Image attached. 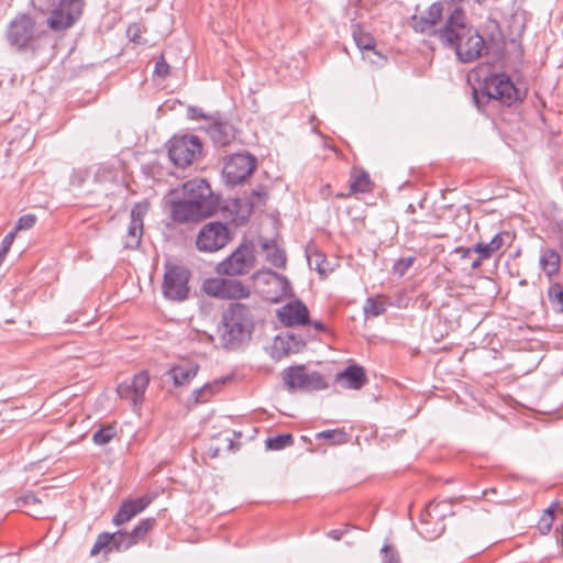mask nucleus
Listing matches in <instances>:
<instances>
[{
    "label": "nucleus",
    "mask_w": 563,
    "mask_h": 563,
    "mask_svg": "<svg viewBox=\"0 0 563 563\" xmlns=\"http://www.w3.org/2000/svg\"><path fill=\"white\" fill-rule=\"evenodd\" d=\"M22 501H23L24 506H32V505L41 504V499L33 493L24 495L22 498Z\"/></svg>",
    "instance_id": "54"
},
{
    "label": "nucleus",
    "mask_w": 563,
    "mask_h": 563,
    "mask_svg": "<svg viewBox=\"0 0 563 563\" xmlns=\"http://www.w3.org/2000/svg\"><path fill=\"white\" fill-rule=\"evenodd\" d=\"M188 113H189V117L191 119L205 118V114L202 113V110L199 109V108H196V107H189L188 108Z\"/></svg>",
    "instance_id": "55"
},
{
    "label": "nucleus",
    "mask_w": 563,
    "mask_h": 563,
    "mask_svg": "<svg viewBox=\"0 0 563 563\" xmlns=\"http://www.w3.org/2000/svg\"><path fill=\"white\" fill-rule=\"evenodd\" d=\"M387 309V300L382 297H368L363 306V312L366 318H376L383 314Z\"/></svg>",
    "instance_id": "28"
},
{
    "label": "nucleus",
    "mask_w": 563,
    "mask_h": 563,
    "mask_svg": "<svg viewBox=\"0 0 563 563\" xmlns=\"http://www.w3.org/2000/svg\"><path fill=\"white\" fill-rule=\"evenodd\" d=\"M306 257L309 267L316 271L321 279H325L338 265L335 260H328L327 256L314 245H308L306 247Z\"/></svg>",
    "instance_id": "19"
},
{
    "label": "nucleus",
    "mask_w": 563,
    "mask_h": 563,
    "mask_svg": "<svg viewBox=\"0 0 563 563\" xmlns=\"http://www.w3.org/2000/svg\"><path fill=\"white\" fill-rule=\"evenodd\" d=\"M34 21L26 14L18 15L9 25L8 41L19 49L25 47L32 40Z\"/></svg>",
    "instance_id": "14"
},
{
    "label": "nucleus",
    "mask_w": 563,
    "mask_h": 563,
    "mask_svg": "<svg viewBox=\"0 0 563 563\" xmlns=\"http://www.w3.org/2000/svg\"><path fill=\"white\" fill-rule=\"evenodd\" d=\"M353 38L357 47L362 51H373L376 44L374 37L363 33L358 25L353 26Z\"/></svg>",
    "instance_id": "33"
},
{
    "label": "nucleus",
    "mask_w": 563,
    "mask_h": 563,
    "mask_svg": "<svg viewBox=\"0 0 563 563\" xmlns=\"http://www.w3.org/2000/svg\"><path fill=\"white\" fill-rule=\"evenodd\" d=\"M35 222L36 216L32 213L24 214L18 220V223L13 231L15 232L19 230H29L34 227Z\"/></svg>",
    "instance_id": "44"
},
{
    "label": "nucleus",
    "mask_w": 563,
    "mask_h": 563,
    "mask_svg": "<svg viewBox=\"0 0 563 563\" xmlns=\"http://www.w3.org/2000/svg\"><path fill=\"white\" fill-rule=\"evenodd\" d=\"M310 323V311L307 305L296 296L290 282L284 277V327L305 328Z\"/></svg>",
    "instance_id": "8"
},
{
    "label": "nucleus",
    "mask_w": 563,
    "mask_h": 563,
    "mask_svg": "<svg viewBox=\"0 0 563 563\" xmlns=\"http://www.w3.org/2000/svg\"><path fill=\"white\" fill-rule=\"evenodd\" d=\"M265 448L267 451H280L282 450V433H277L274 437H268L265 441Z\"/></svg>",
    "instance_id": "49"
},
{
    "label": "nucleus",
    "mask_w": 563,
    "mask_h": 563,
    "mask_svg": "<svg viewBox=\"0 0 563 563\" xmlns=\"http://www.w3.org/2000/svg\"><path fill=\"white\" fill-rule=\"evenodd\" d=\"M280 341L282 334L278 333L274 336V342L269 346L265 347V351L277 362L282 360V347L279 346Z\"/></svg>",
    "instance_id": "42"
},
{
    "label": "nucleus",
    "mask_w": 563,
    "mask_h": 563,
    "mask_svg": "<svg viewBox=\"0 0 563 563\" xmlns=\"http://www.w3.org/2000/svg\"><path fill=\"white\" fill-rule=\"evenodd\" d=\"M254 284L272 302L282 300V275L271 268H263L253 275Z\"/></svg>",
    "instance_id": "13"
},
{
    "label": "nucleus",
    "mask_w": 563,
    "mask_h": 563,
    "mask_svg": "<svg viewBox=\"0 0 563 563\" xmlns=\"http://www.w3.org/2000/svg\"><path fill=\"white\" fill-rule=\"evenodd\" d=\"M339 379H344L346 386L351 389H361L366 383V376L363 367L350 365L343 372L338 374Z\"/></svg>",
    "instance_id": "21"
},
{
    "label": "nucleus",
    "mask_w": 563,
    "mask_h": 563,
    "mask_svg": "<svg viewBox=\"0 0 563 563\" xmlns=\"http://www.w3.org/2000/svg\"><path fill=\"white\" fill-rule=\"evenodd\" d=\"M549 301L556 312H563V287L555 283L548 290Z\"/></svg>",
    "instance_id": "34"
},
{
    "label": "nucleus",
    "mask_w": 563,
    "mask_h": 563,
    "mask_svg": "<svg viewBox=\"0 0 563 563\" xmlns=\"http://www.w3.org/2000/svg\"><path fill=\"white\" fill-rule=\"evenodd\" d=\"M554 521V517H550L549 515H542L538 522V529L542 534H547L550 532L552 525Z\"/></svg>",
    "instance_id": "48"
},
{
    "label": "nucleus",
    "mask_w": 563,
    "mask_h": 563,
    "mask_svg": "<svg viewBox=\"0 0 563 563\" xmlns=\"http://www.w3.org/2000/svg\"><path fill=\"white\" fill-rule=\"evenodd\" d=\"M521 93L511 78L505 73H493L483 79L479 89H474L473 99L478 110L490 100L511 106L521 100Z\"/></svg>",
    "instance_id": "5"
},
{
    "label": "nucleus",
    "mask_w": 563,
    "mask_h": 563,
    "mask_svg": "<svg viewBox=\"0 0 563 563\" xmlns=\"http://www.w3.org/2000/svg\"><path fill=\"white\" fill-rule=\"evenodd\" d=\"M216 387V385H212V384H206L205 386L200 387V388H196L194 391H192V396L195 398V402L196 404H199V402H205L207 401V397H205V394H203V390H211Z\"/></svg>",
    "instance_id": "50"
},
{
    "label": "nucleus",
    "mask_w": 563,
    "mask_h": 563,
    "mask_svg": "<svg viewBox=\"0 0 563 563\" xmlns=\"http://www.w3.org/2000/svg\"><path fill=\"white\" fill-rule=\"evenodd\" d=\"M34 10L48 15L47 25L55 32L71 27L81 16L84 0H31Z\"/></svg>",
    "instance_id": "4"
},
{
    "label": "nucleus",
    "mask_w": 563,
    "mask_h": 563,
    "mask_svg": "<svg viewBox=\"0 0 563 563\" xmlns=\"http://www.w3.org/2000/svg\"><path fill=\"white\" fill-rule=\"evenodd\" d=\"M154 74L161 78H165L169 74V65L163 55L155 63Z\"/></svg>",
    "instance_id": "47"
},
{
    "label": "nucleus",
    "mask_w": 563,
    "mask_h": 563,
    "mask_svg": "<svg viewBox=\"0 0 563 563\" xmlns=\"http://www.w3.org/2000/svg\"><path fill=\"white\" fill-rule=\"evenodd\" d=\"M257 254L269 265L282 267V249L278 243V234L274 236L258 235Z\"/></svg>",
    "instance_id": "16"
},
{
    "label": "nucleus",
    "mask_w": 563,
    "mask_h": 563,
    "mask_svg": "<svg viewBox=\"0 0 563 563\" xmlns=\"http://www.w3.org/2000/svg\"><path fill=\"white\" fill-rule=\"evenodd\" d=\"M484 258H481L479 256L477 258H475L472 263H471V268L472 269H477L482 263H483Z\"/></svg>",
    "instance_id": "61"
},
{
    "label": "nucleus",
    "mask_w": 563,
    "mask_h": 563,
    "mask_svg": "<svg viewBox=\"0 0 563 563\" xmlns=\"http://www.w3.org/2000/svg\"><path fill=\"white\" fill-rule=\"evenodd\" d=\"M284 341V354L298 353L306 347L307 340L301 334L287 332Z\"/></svg>",
    "instance_id": "30"
},
{
    "label": "nucleus",
    "mask_w": 563,
    "mask_h": 563,
    "mask_svg": "<svg viewBox=\"0 0 563 563\" xmlns=\"http://www.w3.org/2000/svg\"><path fill=\"white\" fill-rule=\"evenodd\" d=\"M209 451L211 452L212 457H217L219 455V449H212V446L209 448Z\"/></svg>",
    "instance_id": "64"
},
{
    "label": "nucleus",
    "mask_w": 563,
    "mask_h": 563,
    "mask_svg": "<svg viewBox=\"0 0 563 563\" xmlns=\"http://www.w3.org/2000/svg\"><path fill=\"white\" fill-rule=\"evenodd\" d=\"M112 533H109V532H102L98 536L97 538V541L103 545L104 549H108L109 551H114L113 550V539H112Z\"/></svg>",
    "instance_id": "51"
},
{
    "label": "nucleus",
    "mask_w": 563,
    "mask_h": 563,
    "mask_svg": "<svg viewBox=\"0 0 563 563\" xmlns=\"http://www.w3.org/2000/svg\"><path fill=\"white\" fill-rule=\"evenodd\" d=\"M132 389H134V394H136V398H140V400L143 402L145 390L150 383V377L147 372L142 371L137 374H135L130 380Z\"/></svg>",
    "instance_id": "32"
},
{
    "label": "nucleus",
    "mask_w": 563,
    "mask_h": 563,
    "mask_svg": "<svg viewBox=\"0 0 563 563\" xmlns=\"http://www.w3.org/2000/svg\"><path fill=\"white\" fill-rule=\"evenodd\" d=\"M103 545H101L97 540L93 544V547L91 548L90 550V555H96L98 554L101 550H103Z\"/></svg>",
    "instance_id": "57"
},
{
    "label": "nucleus",
    "mask_w": 563,
    "mask_h": 563,
    "mask_svg": "<svg viewBox=\"0 0 563 563\" xmlns=\"http://www.w3.org/2000/svg\"><path fill=\"white\" fill-rule=\"evenodd\" d=\"M351 190L353 192H367L371 190L369 175L363 169L352 172Z\"/></svg>",
    "instance_id": "29"
},
{
    "label": "nucleus",
    "mask_w": 563,
    "mask_h": 563,
    "mask_svg": "<svg viewBox=\"0 0 563 563\" xmlns=\"http://www.w3.org/2000/svg\"><path fill=\"white\" fill-rule=\"evenodd\" d=\"M212 385H216V387L211 390H203L205 397H207V400L219 389V382L212 383Z\"/></svg>",
    "instance_id": "59"
},
{
    "label": "nucleus",
    "mask_w": 563,
    "mask_h": 563,
    "mask_svg": "<svg viewBox=\"0 0 563 563\" xmlns=\"http://www.w3.org/2000/svg\"><path fill=\"white\" fill-rule=\"evenodd\" d=\"M540 265L544 273L551 277L560 269V255L551 249H545L541 253Z\"/></svg>",
    "instance_id": "26"
},
{
    "label": "nucleus",
    "mask_w": 563,
    "mask_h": 563,
    "mask_svg": "<svg viewBox=\"0 0 563 563\" xmlns=\"http://www.w3.org/2000/svg\"><path fill=\"white\" fill-rule=\"evenodd\" d=\"M284 384L292 393L322 390L328 387L327 380L320 373H309L305 365L289 366L284 373Z\"/></svg>",
    "instance_id": "7"
},
{
    "label": "nucleus",
    "mask_w": 563,
    "mask_h": 563,
    "mask_svg": "<svg viewBox=\"0 0 563 563\" xmlns=\"http://www.w3.org/2000/svg\"><path fill=\"white\" fill-rule=\"evenodd\" d=\"M349 530L350 526L345 525L343 528L330 530L327 536L335 541H340Z\"/></svg>",
    "instance_id": "53"
},
{
    "label": "nucleus",
    "mask_w": 563,
    "mask_h": 563,
    "mask_svg": "<svg viewBox=\"0 0 563 563\" xmlns=\"http://www.w3.org/2000/svg\"><path fill=\"white\" fill-rule=\"evenodd\" d=\"M154 525H155L154 518H145V519H142L139 521V523L131 531L133 537L136 540V543L140 540H142L151 529H153Z\"/></svg>",
    "instance_id": "38"
},
{
    "label": "nucleus",
    "mask_w": 563,
    "mask_h": 563,
    "mask_svg": "<svg viewBox=\"0 0 563 563\" xmlns=\"http://www.w3.org/2000/svg\"><path fill=\"white\" fill-rule=\"evenodd\" d=\"M556 506H558L556 503L552 504L549 508H547L544 510L543 515H549L550 517H554V510H555Z\"/></svg>",
    "instance_id": "62"
},
{
    "label": "nucleus",
    "mask_w": 563,
    "mask_h": 563,
    "mask_svg": "<svg viewBox=\"0 0 563 563\" xmlns=\"http://www.w3.org/2000/svg\"><path fill=\"white\" fill-rule=\"evenodd\" d=\"M438 37L444 46L454 49L462 63L478 59L487 49L483 36L466 23L465 13L460 8L450 13L445 25L438 31Z\"/></svg>",
    "instance_id": "2"
},
{
    "label": "nucleus",
    "mask_w": 563,
    "mask_h": 563,
    "mask_svg": "<svg viewBox=\"0 0 563 563\" xmlns=\"http://www.w3.org/2000/svg\"><path fill=\"white\" fill-rule=\"evenodd\" d=\"M257 161L250 153H235L224 162L222 177L229 185L242 184L255 170Z\"/></svg>",
    "instance_id": "11"
},
{
    "label": "nucleus",
    "mask_w": 563,
    "mask_h": 563,
    "mask_svg": "<svg viewBox=\"0 0 563 563\" xmlns=\"http://www.w3.org/2000/svg\"><path fill=\"white\" fill-rule=\"evenodd\" d=\"M117 393L121 398L130 400L133 408H136L142 404L140 398H136V394H134V389H132L129 380L120 383L117 387Z\"/></svg>",
    "instance_id": "37"
},
{
    "label": "nucleus",
    "mask_w": 563,
    "mask_h": 563,
    "mask_svg": "<svg viewBox=\"0 0 563 563\" xmlns=\"http://www.w3.org/2000/svg\"><path fill=\"white\" fill-rule=\"evenodd\" d=\"M235 211V221L238 224H244L250 219L255 207L246 198H235L232 201Z\"/></svg>",
    "instance_id": "27"
},
{
    "label": "nucleus",
    "mask_w": 563,
    "mask_h": 563,
    "mask_svg": "<svg viewBox=\"0 0 563 563\" xmlns=\"http://www.w3.org/2000/svg\"><path fill=\"white\" fill-rule=\"evenodd\" d=\"M201 152V141L197 135L175 136L168 142V157L175 166L190 165Z\"/></svg>",
    "instance_id": "12"
},
{
    "label": "nucleus",
    "mask_w": 563,
    "mask_h": 563,
    "mask_svg": "<svg viewBox=\"0 0 563 563\" xmlns=\"http://www.w3.org/2000/svg\"><path fill=\"white\" fill-rule=\"evenodd\" d=\"M198 373V365L174 366L168 371V375L173 379L175 386L188 384Z\"/></svg>",
    "instance_id": "23"
},
{
    "label": "nucleus",
    "mask_w": 563,
    "mask_h": 563,
    "mask_svg": "<svg viewBox=\"0 0 563 563\" xmlns=\"http://www.w3.org/2000/svg\"><path fill=\"white\" fill-rule=\"evenodd\" d=\"M224 298L241 299L250 296V288L241 280L224 278Z\"/></svg>",
    "instance_id": "24"
},
{
    "label": "nucleus",
    "mask_w": 563,
    "mask_h": 563,
    "mask_svg": "<svg viewBox=\"0 0 563 563\" xmlns=\"http://www.w3.org/2000/svg\"><path fill=\"white\" fill-rule=\"evenodd\" d=\"M451 504L446 500L431 501L426 509L421 512L422 520H433L443 522L448 515H453Z\"/></svg>",
    "instance_id": "22"
},
{
    "label": "nucleus",
    "mask_w": 563,
    "mask_h": 563,
    "mask_svg": "<svg viewBox=\"0 0 563 563\" xmlns=\"http://www.w3.org/2000/svg\"><path fill=\"white\" fill-rule=\"evenodd\" d=\"M224 278H211L205 282L206 294L217 298H224Z\"/></svg>",
    "instance_id": "36"
},
{
    "label": "nucleus",
    "mask_w": 563,
    "mask_h": 563,
    "mask_svg": "<svg viewBox=\"0 0 563 563\" xmlns=\"http://www.w3.org/2000/svg\"><path fill=\"white\" fill-rule=\"evenodd\" d=\"M151 501L152 499L147 496L124 500L112 518L113 525L122 526L130 521L133 517L142 512Z\"/></svg>",
    "instance_id": "17"
},
{
    "label": "nucleus",
    "mask_w": 563,
    "mask_h": 563,
    "mask_svg": "<svg viewBox=\"0 0 563 563\" xmlns=\"http://www.w3.org/2000/svg\"><path fill=\"white\" fill-rule=\"evenodd\" d=\"M309 325L313 327V329L319 331V332L327 331V328H325L324 323L321 322V321H318V320H316V321L311 320V323Z\"/></svg>",
    "instance_id": "56"
},
{
    "label": "nucleus",
    "mask_w": 563,
    "mask_h": 563,
    "mask_svg": "<svg viewBox=\"0 0 563 563\" xmlns=\"http://www.w3.org/2000/svg\"><path fill=\"white\" fill-rule=\"evenodd\" d=\"M231 240V231L227 223L211 221L205 224L196 238V246L200 252L213 253L223 249Z\"/></svg>",
    "instance_id": "10"
},
{
    "label": "nucleus",
    "mask_w": 563,
    "mask_h": 563,
    "mask_svg": "<svg viewBox=\"0 0 563 563\" xmlns=\"http://www.w3.org/2000/svg\"><path fill=\"white\" fill-rule=\"evenodd\" d=\"M254 320L251 309L244 303L232 302L222 312L218 325L221 345L225 350H236L251 340Z\"/></svg>",
    "instance_id": "3"
},
{
    "label": "nucleus",
    "mask_w": 563,
    "mask_h": 563,
    "mask_svg": "<svg viewBox=\"0 0 563 563\" xmlns=\"http://www.w3.org/2000/svg\"><path fill=\"white\" fill-rule=\"evenodd\" d=\"M413 261L415 258L411 256L398 258L393 265L394 274L398 275L399 277L404 276L411 267Z\"/></svg>",
    "instance_id": "41"
},
{
    "label": "nucleus",
    "mask_w": 563,
    "mask_h": 563,
    "mask_svg": "<svg viewBox=\"0 0 563 563\" xmlns=\"http://www.w3.org/2000/svg\"><path fill=\"white\" fill-rule=\"evenodd\" d=\"M224 442H225V444H227V449H228V450H233L234 442H233V440H232V439H230V438H228V437H227V438L224 439Z\"/></svg>",
    "instance_id": "63"
},
{
    "label": "nucleus",
    "mask_w": 563,
    "mask_h": 563,
    "mask_svg": "<svg viewBox=\"0 0 563 563\" xmlns=\"http://www.w3.org/2000/svg\"><path fill=\"white\" fill-rule=\"evenodd\" d=\"M117 434L115 427L107 424L99 428L92 435V441L97 445L108 444Z\"/></svg>",
    "instance_id": "35"
},
{
    "label": "nucleus",
    "mask_w": 563,
    "mask_h": 563,
    "mask_svg": "<svg viewBox=\"0 0 563 563\" xmlns=\"http://www.w3.org/2000/svg\"><path fill=\"white\" fill-rule=\"evenodd\" d=\"M252 205L256 208L265 205L267 199V191L264 187L260 186L256 189H253L249 196L245 197Z\"/></svg>",
    "instance_id": "40"
},
{
    "label": "nucleus",
    "mask_w": 563,
    "mask_h": 563,
    "mask_svg": "<svg viewBox=\"0 0 563 563\" xmlns=\"http://www.w3.org/2000/svg\"><path fill=\"white\" fill-rule=\"evenodd\" d=\"M345 437V432L339 430H324L317 434L318 439H327L333 443L341 442Z\"/></svg>",
    "instance_id": "43"
},
{
    "label": "nucleus",
    "mask_w": 563,
    "mask_h": 563,
    "mask_svg": "<svg viewBox=\"0 0 563 563\" xmlns=\"http://www.w3.org/2000/svg\"><path fill=\"white\" fill-rule=\"evenodd\" d=\"M420 528L419 533L427 540H434L439 538L445 530V525L440 521L422 520V515L419 519Z\"/></svg>",
    "instance_id": "25"
},
{
    "label": "nucleus",
    "mask_w": 563,
    "mask_h": 563,
    "mask_svg": "<svg viewBox=\"0 0 563 563\" xmlns=\"http://www.w3.org/2000/svg\"><path fill=\"white\" fill-rule=\"evenodd\" d=\"M474 253H477L481 258L488 260L494 254L489 243L478 242L473 246Z\"/></svg>",
    "instance_id": "45"
},
{
    "label": "nucleus",
    "mask_w": 563,
    "mask_h": 563,
    "mask_svg": "<svg viewBox=\"0 0 563 563\" xmlns=\"http://www.w3.org/2000/svg\"><path fill=\"white\" fill-rule=\"evenodd\" d=\"M170 196L167 201L170 218L178 224L198 223L221 208V197L202 178L185 181L181 190H173Z\"/></svg>",
    "instance_id": "1"
},
{
    "label": "nucleus",
    "mask_w": 563,
    "mask_h": 563,
    "mask_svg": "<svg viewBox=\"0 0 563 563\" xmlns=\"http://www.w3.org/2000/svg\"><path fill=\"white\" fill-rule=\"evenodd\" d=\"M382 563H401L397 549L390 544H384L380 549Z\"/></svg>",
    "instance_id": "39"
},
{
    "label": "nucleus",
    "mask_w": 563,
    "mask_h": 563,
    "mask_svg": "<svg viewBox=\"0 0 563 563\" xmlns=\"http://www.w3.org/2000/svg\"><path fill=\"white\" fill-rule=\"evenodd\" d=\"M457 252H461L463 258H467L471 256L472 253H474V250H473V247H467V249L461 247V249H457Z\"/></svg>",
    "instance_id": "58"
},
{
    "label": "nucleus",
    "mask_w": 563,
    "mask_h": 563,
    "mask_svg": "<svg viewBox=\"0 0 563 563\" xmlns=\"http://www.w3.org/2000/svg\"><path fill=\"white\" fill-rule=\"evenodd\" d=\"M14 241V231L9 232L1 242L0 247V265L2 264L7 253L9 252L12 243Z\"/></svg>",
    "instance_id": "46"
},
{
    "label": "nucleus",
    "mask_w": 563,
    "mask_h": 563,
    "mask_svg": "<svg viewBox=\"0 0 563 563\" xmlns=\"http://www.w3.org/2000/svg\"><path fill=\"white\" fill-rule=\"evenodd\" d=\"M207 132L217 147L230 145L236 136L234 125L230 121L222 119L214 120Z\"/></svg>",
    "instance_id": "18"
},
{
    "label": "nucleus",
    "mask_w": 563,
    "mask_h": 563,
    "mask_svg": "<svg viewBox=\"0 0 563 563\" xmlns=\"http://www.w3.org/2000/svg\"><path fill=\"white\" fill-rule=\"evenodd\" d=\"M113 550L117 552L125 551L136 544V540L132 532L119 530L112 533Z\"/></svg>",
    "instance_id": "31"
},
{
    "label": "nucleus",
    "mask_w": 563,
    "mask_h": 563,
    "mask_svg": "<svg viewBox=\"0 0 563 563\" xmlns=\"http://www.w3.org/2000/svg\"><path fill=\"white\" fill-rule=\"evenodd\" d=\"M256 247L252 241L241 243L227 258L217 265L220 275L238 276L249 274L255 266Z\"/></svg>",
    "instance_id": "6"
},
{
    "label": "nucleus",
    "mask_w": 563,
    "mask_h": 563,
    "mask_svg": "<svg viewBox=\"0 0 563 563\" xmlns=\"http://www.w3.org/2000/svg\"><path fill=\"white\" fill-rule=\"evenodd\" d=\"M294 442L291 434L284 433V448L291 445Z\"/></svg>",
    "instance_id": "60"
},
{
    "label": "nucleus",
    "mask_w": 563,
    "mask_h": 563,
    "mask_svg": "<svg viewBox=\"0 0 563 563\" xmlns=\"http://www.w3.org/2000/svg\"><path fill=\"white\" fill-rule=\"evenodd\" d=\"M145 211L136 205L131 210V221L128 228V232L123 238V246L128 250H136L142 240L143 235V218Z\"/></svg>",
    "instance_id": "15"
},
{
    "label": "nucleus",
    "mask_w": 563,
    "mask_h": 563,
    "mask_svg": "<svg viewBox=\"0 0 563 563\" xmlns=\"http://www.w3.org/2000/svg\"><path fill=\"white\" fill-rule=\"evenodd\" d=\"M191 273L188 268L178 265H166L162 290L165 298L173 301H183L188 298V286Z\"/></svg>",
    "instance_id": "9"
},
{
    "label": "nucleus",
    "mask_w": 563,
    "mask_h": 563,
    "mask_svg": "<svg viewBox=\"0 0 563 563\" xmlns=\"http://www.w3.org/2000/svg\"><path fill=\"white\" fill-rule=\"evenodd\" d=\"M505 233H498L488 242L494 253L503 247L505 243Z\"/></svg>",
    "instance_id": "52"
},
{
    "label": "nucleus",
    "mask_w": 563,
    "mask_h": 563,
    "mask_svg": "<svg viewBox=\"0 0 563 563\" xmlns=\"http://www.w3.org/2000/svg\"><path fill=\"white\" fill-rule=\"evenodd\" d=\"M443 5L440 2L432 3L424 14H415L412 27L416 32L430 33L442 18Z\"/></svg>",
    "instance_id": "20"
}]
</instances>
